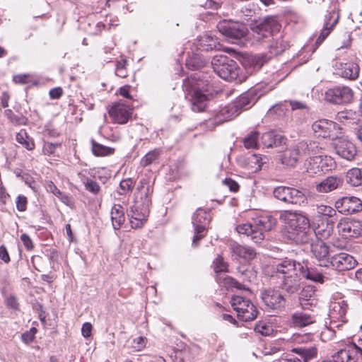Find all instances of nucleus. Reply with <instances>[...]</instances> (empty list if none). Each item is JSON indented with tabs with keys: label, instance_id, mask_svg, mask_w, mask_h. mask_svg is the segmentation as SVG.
Returning <instances> with one entry per match:
<instances>
[{
	"label": "nucleus",
	"instance_id": "obj_23",
	"mask_svg": "<svg viewBox=\"0 0 362 362\" xmlns=\"http://www.w3.org/2000/svg\"><path fill=\"white\" fill-rule=\"evenodd\" d=\"M339 14L333 11L329 12L328 16H325V21L323 28L321 30L315 44L317 46L320 45L322 42L329 36L333 28L336 26L339 21Z\"/></svg>",
	"mask_w": 362,
	"mask_h": 362
},
{
	"label": "nucleus",
	"instance_id": "obj_32",
	"mask_svg": "<svg viewBox=\"0 0 362 362\" xmlns=\"http://www.w3.org/2000/svg\"><path fill=\"white\" fill-rule=\"evenodd\" d=\"M262 144L266 148H274L285 143L286 138L273 131L265 132L262 136Z\"/></svg>",
	"mask_w": 362,
	"mask_h": 362
},
{
	"label": "nucleus",
	"instance_id": "obj_5",
	"mask_svg": "<svg viewBox=\"0 0 362 362\" xmlns=\"http://www.w3.org/2000/svg\"><path fill=\"white\" fill-rule=\"evenodd\" d=\"M214 72L221 78L232 81L238 76V66L235 61L223 54L216 55L211 61Z\"/></svg>",
	"mask_w": 362,
	"mask_h": 362
},
{
	"label": "nucleus",
	"instance_id": "obj_45",
	"mask_svg": "<svg viewBox=\"0 0 362 362\" xmlns=\"http://www.w3.org/2000/svg\"><path fill=\"white\" fill-rule=\"evenodd\" d=\"M78 176L81 178V181L84 185L86 190L93 194H97L99 193L100 187L96 182L88 178L86 175H82L81 173H78Z\"/></svg>",
	"mask_w": 362,
	"mask_h": 362
},
{
	"label": "nucleus",
	"instance_id": "obj_27",
	"mask_svg": "<svg viewBox=\"0 0 362 362\" xmlns=\"http://www.w3.org/2000/svg\"><path fill=\"white\" fill-rule=\"evenodd\" d=\"M334 223L328 218L323 219L315 229H313V238L319 240H327L331 237L334 232Z\"/></svg>",
	"mask_w": 362,
	"mask_h": 362
},
{
	"label": "nucleus",
	"instance_id": "obj_28",
	"mask_svg": "<svg viewBox=\"0 0 362 362\" xmlns=\"http://www.w3.org/2000/svg\"><path fill=\"white\" fill-rule=\"evenodd\" d=\"M137 197H139L142 206L148 207L151 204L152 189L146 179H141L136 187Z\"/></svg>",
	"mask_w": 362,
	"mask_h": 362
},
{
	"label": "nucleus",
	"instance_id": "obj_44",
	"mask_svg": "<svg viewBox=\"0 0 362 362\" xmlns=\"http://www.w3.org/2000/svg\"><path fill=\"white\" fill-rule=\"evenodd\" d=\"M288 46L287 42L281 37L273 40L269 45L268 48L271 54L277 55L281 54Z\"/></svg>",
	"mask_w": 362,
	"mask_h": 362
},
{
	"label": "nucleus",
	"instance_id": "obj_43",
	"mask_svg": "<svg viewBox=\"0 0 362 362\" xmlns=\"http://www.w3.org/2000/svg\"><path fill=\"white\" fill-rule=\"evenodd\" d=\"M16 141L28 151L35 148V143L25 130H21L16 136Z\"/></svg>",
	"mask_w": 362,
	"mask_h": 362
},
{
	"label": "nucleus",
	"instance_id": "obj_35",
	"mask_svg": "<svg viewBox=\"0 0 362 362\" xmlns=\"http://www.w3.org/2000/svg\"><path fill=\"white\" fill-rule=\"evenodd\" d=\"M247 168L251 172L255 173L260 170L264 164H266L269 158L266 156L253 153L247 158Z\"/></svg>",
	"mask_w": 362,
	"mask_h": 362
},
{
	"label": "nucleus",
	"instance_id": "obj_34",
	"mask_svg": "<svg viewBox=\"0 0 362 362\" xmlns=\"http://www.w3.org/2000/svg\"><path fill=\"white\" fill-rule=\"evenodd\" d=\"M236 230L240 234L250 236L255 243H259L261 240H264V236L262 235V233L256 231V229H255L253 223L238 225L236 227Z\"/></svg>",
	"mask_w": 362,
	"mask_h": 362
},
{
	"label": "nucleus",
	"instance_id": "obj_16",
	"mask_svg": "<svg viewBox=\"0 0 362 362\" xmlns=\"http://www.w3.org/2000/svg\"><path fill=\"white\" fill-rule=\"evenodd\" d=\"M334 146L337 155L347 160H353L356 155L355 145L344 136H337L334 139Z\"/></svg>",
	"mask_w": 362,
	"mask_h": 362
},
{
	"label": "nucleus",
	"instance_id": "obj_39",
	"mask_svg": "<svg viewBox=\"0 0 362 362\" xmlns=\"http://www.w3.org/2000/svg\"><path fill=\"white\" fill-rule=\"evenodd\" d=\"M301 155H315L320 153L321 148L313 141H301L298 144Z\"/></svg>",
	"mask_w": 362,
	"mask_h": 362
},
{
	"label": "nucleus",
	"instance_id": "obj_59",
	"mask_svg": "<svg viewBox=\"0 0 362 362\" xmlns=\"http://www.w3.org/2000/svg\"><path fill=\"white\" fill-rule=\"evenodd\" d=\"M315 289L313 286H306L303 288L299 298L300 300H308L315 295Z\"/></svg>",
	"mask_w": 362,
	"mask_h": 362
},
{
	"label": "nucleus",
	"instance_id": "obj_19",
	"mask_svg": "<svg viewBox=\"0 0 362 362\" xmlns=\"http://www.w3.org/2000/svg\"><path fill=\"white\" fill-rule=\"evenodd\" d=\"M357 261L351 255L346 252L334 254L331 257L329 266L338 271H345L353 269Z\"/></svg>",
	"mask_w": 362,
	"mask_h": 362
},
{
	"label": "nucleus",
	"instance_id": "obj_26",
	"mask_svg": "<svg viewBox=\"0 0 362 362\" xmlns=\"http://www.w3.org/2000/svg\"><path fill=\"white\" fill-rule=\"evenodd\" d=\"M291 351L297 354L300 358V362H308V361L317 357V348L315 344L300 345L291 349Z\"/></svg>",
	"mask_w": 362,
	"mask_h": 362
},
{
	"label": "nucleus",
	"instance_id": "obj_47",
	"mask_svg": "<svg viewBox=\"0 0 362 362\" xmlns=\"http://www.w3.org/2000/svg\"><path fill=\"white\" fill-rule=\"evenodd\" d=\"M259 144V132L256 130L251 131L243 139L244 146L247 148H256Z\"/></svg>",
	"mask_w": 362,
	"mask_h": 362
},
{
	"label": "nucleus",
	"instance_id": "obj_15",
	"mask_svg": "<svg viewBox=\"0 0 362 362\" xmlns=\"http://www.w3.org/2000/svg\"><path fill=\"white\" fill-rule=\"evenodd\" d=\"M335 209L342 214H351L362 211V202L356 197H344L335 202Z\"/></svg>",
	"mask_w": 362,
	"mask_h": 362
},
{
	"label": "nucleus",
	"instance_id": "obj_1",
	"mask_svg": "<svg viewBox=\"0 0 362 362\" xmlns=\"http://www.w3.org/2000/svg\"><path fill=\"white\" fill-rule=\"evenodd\" d=\"M265 273L276 279L279 287L290 296L298 293L301 289L303 279L317 283H323L325 279L321 273L308 269L303 262L287 257L268 267Z\"/></svg>",
	"mask_w": 362,
	"mask_h": 362
},
{
	"label": "nucleus",
	"instance_id": "obj_3",
	"mask_svg": "<svg viewBox=\"0 0 362 362\" xmlns=\"http://www.w3.org/2000/svg\"><path fill=\"white\" fill-rule=\"evenodd\" d=\"M202 83L197 74L187 78L183 81V88L185 90L189 93L193 92L191 103L192 110L194 112L204 111L209 102V97L199 89L202 87Z\"/></svg>",
	"mask_w": 362,
	"mask_h": 362
},
{
	"label": "nucleus",
	"instance_id": "obj_9",
	"mask_svg": "<svg viewBox=\"0 0 362 362\" xmlns=\"http://www.w3.org/2000/svg\"><path fill=\"white\" fill-rule=\"evenodd\" d=\"M348 309V303L343 299L330 303L328 315L332 327L340 329L348 322L346 316Z\"/></svg>",
	"mask_w": 362,
	"mask_h": 362
},
{
	"label": "nucleus",
	"instance_id": "obj_60",
	"mask_svg": "<svg viewBox=\"0 0 362 362\" xmlns=\"http://www.w3.org/2000/svg\"><path fill=\"white\" fill-rule=\"evenodd\" d=\"M37 329L35 327H32L29 331L23 333L21 336L23 341L25 342V344L31 343L35 339V335Z\"/></svg>",
	"mask_w": 362,
	"mask_h": 362
},
{
	"label": "nucleus",
	"instance_id": "obj_36",
	"mask_svg": "<svg viewBox=\"0 0 362 362\" xmlns=\"http://www.w3.org/2000/svg\"><path fill=\"white\" fill-rule=\"evenodd\" d=\"M239 115L233 103L228 104L222 107L216 117V122H222L230 120Z\"/></svg>",
	"mask_w": 362,
	"mask_h": 362
},
{
	"label": "nucleus",
	"instance_id": "obj_48",
	"mask_svg": "<svg viewBox=\"0 0 362 362\" xmlns=\"http://www.w3.org/2000/svg\"><path fill=\"white\" fill-rule=\"evenodd\" d=\"M199 42V45L206 51L218 49V46H220L216 40L210 36H203Z\"/></svg>",
	"mask_w": 362,
	"mask_h": 362
},
{
	"label": "nucleus",
	"instance_id": "obj_52",
	"mask_svg": "<svg viewBox=\"0 0 362 362\" xmlns=\"http://www.w3.org/2000/svg\"><path fill=\"white\" fill-rule=\"evenodd\" d=\"M316 207V213L318 216H325V217H332L336 214V211L330 206L325 205V204H317Z\"/></svg>",
	"mask_w": 362,
	"mask_h": 362
},
{
	"label": "nucleus",
	"instance_id": "obj_4",
	"mask_svg": "<svg viewBox=\"0 0 362 362\" xmlns=\"http://www.w3.org/2000/svg\"><path fill=\"white\" fill-rule=\"evenodd\" d=\"M281 25L273 16L266 17L262 21L251 27L250 37L253 44H259L279 31Z\"/></svg>",
	"mask_w": 362,
	"mask_h": 362
},
{
	"label": "nucleus",
	"instance_id": "obj_51",
	"mask_svg": "<svg viewBox=\"0 0 362 362\" xmlns=\"http://www.w3.org/2000/svg\"><path fill=\"white\" fill-rule=\"evenodd\" d=\"M238 273L240 274V277L241 278L243 282H250L255 277L254 272L250 268V267H240L238 268Z\"/></svg>",
	"mask_w": 362,
	"mask_h": 362
},
{
	"label": "nucleus",
	"instance_id": "obj_38",
	"mask_svg": "<svg viewBox=\"0 0 362 362\" xmlns=\"http://www.w3.org/2000/svg\"><path fill=\"white\" fill-rule=\"evenodd\" d=\"M255 103V98L250 93L240 95L233 103L240 114L243 110L250 107Z\"/></svg>",
	"mask_w": 362,
	"mask_h": 362
},
{
	"label": "nucleus",
	"instance_id": "obj_8",
	"mask_svg": "<svg viewBox=\"0 0 362 362\" xmlns=\"http://www.w3.org/2000/svg\"><path fill=\"white\" fill-rule=\"evenodd\" d=\"M354 98V92L346 86H337L325 91V100L334 105H346L350 103Z\"/></svg>",
	"mask_w": 362,
	"mask_h": 362
},
{
	"label": "nucleus",
	"instance_id": "obj_57",
	"mask_svg": "<svg viewBox=\"0 0 362 362\" xmlns=\"http://www.w3.org/2000/svg\"><path fill=\"white\" fill-rule=\"evenodd\" d=\"M286 105L283 103H279L272 106L269 112L270 114H275L277 117H281L286 114Z\"/></svg>",
	"mask_w": 362,
	"mask_h": 362
},
{
	"label": "nucleus",
	"instance_id": "obj_40",
	"mask_svg": "<svg viewBox=\"0 0 362 362\" xmlns=\"http://www.w3.org/2000/svg\"><path fill=\"white\" fill-rule=\"evenodd\" d=\"M318 156H310L304 163L305 169L310 176L320 175V168Z\"/></svg>",
	"mask_w": 362,
	"mask_h": 362
},
{
	"label": "nucleus",
	"instance_id": "obj_25",
	"mask_svg": "<svg viewBox=\"0 0 362 362\" xmlns=\"http://www.w3.org/2000/svg\"><path fill=\"white\" fill-rule=\"evenodd\" d=\"M337 74L344 78L355 80L359 75V66L355 62L339 63L337 64Z\"/></svg>",
	"mask_w": 362,
	"mask_h": 362
},
{
	"label": "nucleus",
	"instance_id": "obj_18",
	"mask_svg": "<svg viewBox=\"0 0 362 362\" xmlns=\"http://www.w3.org/2000/svg\"><path fill=\"white\" fill-rule=\"evenodd\" d=\"M218 30L231 43H234L235 40L245 37L247 33L246 27L239 23L222 24L218 26Z\"/></svg>",
	"mask_w": 362,
	"mask_h": 362
},
{
	"label": "nucleus",
	"instance_id": "obj_12",
	"mask_svg": "<svg viewBox=\"0 0 362 362\" xmlns=\"http://www.w3.org/2000/svg\"><path fill=\"white\" fill-rule=\"evenodd\" d=\"M337 124L329 119H319L312 124L313 134L317 138L334 139L339 130Z\"/></svg>",
	"mask_w": 362,
	"mask_h": 362
},
{
	"label": "nucleus",
	"instance_id": "obj_58",
	"mask_svg": "<svg viewBox=\"0 0 362 362\" xmlns=\"http://www.w3.org/2000/svg\"><path fill=\"white\" fill-rule=\"evenodd\" d=\"M223 284L228 288H236L238 289L245 288L243 285L230 276H226L223 279Z\"/></svg>",
	"mask_w": 362,
	"mask_h": 362
},
{
	"label": "nucleus",
	"instance_id": "obj_56",
	"mask_svg": "<svg viewBox=\"0 0 362 362\" xmlns=\"http://www.w3.org/2000/svg\"><path fill=\"white\" fill-rule=\"evenodd\" d=\"M146 337H139L132 340L131 347L134 351H140L146 346Z\"/></svg>",
	"mask_w": 362,
	"mask_h": 362
},
{
	"label": "nucleus",
	"instance_id": "obj_53",
	"mask_svg": "<svg viewBox=\"0 0 362 362\" xmlns=\"http://www.w3.org/2000/svg\"><path fill=\"white\" fill-rule=\"evenodd\" d=\"M61 143H51L45 141L42 146V153L48 156H54L57 148L61 147Z\"/></svg>",
	"mask_w": 362,
	"mask_h": 362
},
{
	"label": "nucleus",
	"instance_id": "obj_63",
	"mask_svg": "<svg viewBox=\"0 0 362 362\" xmlns=\"http://www.w3.org/2000/svg\"><path fill=\"white\" fill-rule=\"evenodd\" d=\"M337 327H332L331 322H329V327H326L322 332V336L327 339H331L335 336Z\"/></svg>",
	"mask_w": 362,
	"mask_h": 362
},
{
	"label": "nucleus",
	"instance_id": "obj_61",
	"mask_svg": "<svg viewBox=\"0 0 362 362\" xmlns=\"http://www.w3.org/2000/svg\"><path fill=\"white\" fill-rule=\"evenodd\" d=\"M27 198L23 195H18L16 198V209L19 211H25L27 209Z\"/></svg>",
	"mask_w": 362,
	"mask_h": 362
},
{
	"label": "nucleus",
	"instance_id": "obj_50",
	"mask_svg": "<svg viewBox=\"0 0 362 362\" xmlns=\"http://www.w3.org/2000/svg\"><path fill=\"white\" fill-rule=\"evenodd\" d=\"M160 151L158 149H154L147 153L141 160L140 164L143 167H146L155 160H156L160 156Z\"/></svg>",
	"mask_w": 362,
	"mask_h": 362
},
{
	"label": "nucleus",
	"instance_id": "obj_42",
	"mask_svg": "<svg viewBox=\"0 0 362 362\" xmlns=\"http://www.w3.org/2000/svg\"><path fill=\"white\" fill-rule=\"evenodd\" d=\"M346 181L352 186H360L362 185V169L354 168L346 173Z\"/></svg>",
	"mask_w": 362,
	"mask_h": 362
},
{
	"label": "nucleus",
	"instance_id": "obj_54",
	"mask_svg": "<svg viewBox=\"0 0 362 362\" xmlns=\"http://www.w3.org/2000/svg\"><path fill=\"white\" fill-rule=\"evenodd\" d=\"M228 263L223 260L221 255H218L214 261V267L216 273L228 272Z\"/></svg>",
	"mask_w": 362,
	"mask_h": 362
},
{
	"label": "nucleus",
	"instance_id": "obj_64",
	"mask_svg": "<svg viewBox=\"0 0 362 362\" xmlns=\"http://www.w3.org/2000/svg\"><path fill=\"white\" fill-rule=\"evenodd\" d=\"M223 185L228 187L229 190L233 192H236L239 189V185L230 178L223 180Z\"/></svg>",
	"mask_w": 362,
	"mask_h": 362
},
{
	"label": "nucleus",
	"instance_id": "obj_41",
	"mask_svg": "<svg viewBox=\"0 0 362 362\" xmlns=\"http://www.w3.org/2000/svg\"><path fill=\"white\" fill-rule=\"evenodd\" d=\"M90 143L92 153L95 156H107L115 153V148L102 145L94 139H92Z\"/></svg>",
	"mask_w": 362,
	"mask_h": 362
},
{
	"label": "nucleus",
	"instance_id": "obj_46",
	"mask_svg": "<svg viewBox=\"0 0 362 362\" xmlns=\"http://www.w3.org/2000/svg\"><path fill=\"white\" fill-rule=\"evenodd\" d=\"M318 156L319 160H321L319 162L321 175L329 172L335 168V161L332 157L322 155H319Z\"/></svg>",
	"mask_w": 362,
	"mask_h": 362
},
{
	"label": "nucleus",
	"instance_id": "obj_29",
	"mask_svg": "<svg viewBox=\"0 0 362 362\" xmlns=\"http://www.w3.org/2000/svg\"><path fill=\"white\" fill-rule=\"evenodd\" d=\"M230 249L233 255L247 261L255 259L257 255L252 247L243 246L235 242L230 243Z\"/></svg>",
	"mask_w": 362,
	"mask_h": 362
},
{
	"label": "nucleus",
	"instance_id": "obj_21",
	"mask_svg": "<svg viewBox=\"0 0 362 362\" xmlns=\"http://www.w3.org/2000/svg\"><path fill=\"white\" fill-rule=\"evenodd\" d=\"M311 251L321 267H329L331 257L328 246L322 240L311 244Z\"/></svg>",
	"mask_w": 362,
	"mask_h": 362
},
{
	"label": "nucleus",
	"instance_id": "obj_17",
	"mask_svg": "<svg viewBox=\"0 0 362 362\" xmlns=\"http://www.w3.org/2000/svg\"><path fill=\"white\" fill-rule=\"evenodd\" d=\"M109 115L114 123L126 124L132 117V109L122 103H115L108 109Z\"/></svg>",
	"mask_w": 362,
	"mask_h": 362
},
{
	"label": "nucleus",
	"instance_id": "obj_7",
	"mask_svg": "<svg viewBox=\"0 0 362 362\" xmlns=\"http://www.w3.org/2000/svg\"><path fill=\"white\" fill-rule=\"evenodd\" d=\"M273 194L275 198L286 204L302 206L307 202L305 194L296 188L279 186Z\"/></svg>",
	"mask_w": 362,
	"mask_h": 362
},
{
	"label": "nucleus",
	"instance_id": "obj_37",
	"mask_svg": "<svg viewBox=\"0 0 362 362\" xmlns=\"http://www.w3.org/2000/svg\"><path fill=\"white\" fill-rule=\"evenodd\" d=\"M111 220L114 229L119 230L125 220L124 211L121 205L115 204L112 206L111 210Z\"/></svg>",
	"mask_w": 362,
	"mask_h": 362
},
{
	"label": "nucleus",
	"instance_id": "obj_6",
	"mask_svg": "<svg viewBox=\"0 0 362 362\" xmlns=\"http://www.w3.org/2000/svg\"><path fill=\"white\" fill-rule=\"evenodd\" d=\"M230 303L240 320L247 322L257 317L258 311L250 300L240 296H235L232 297Z\"/></svg>",
	"mask_w": 362,
	"mask_h": 362
},
{
	"label": "nucleus",
	"instance_id": "obj_2",
	"mask_svg": "<svg viewBox=\"0 0 362 362\" xmlns=\"http://www.w3.org/2000/svg\"><path fill=\"white\" fill-rule=\"evenodd\" d=\"M279 218L285 224L288 239L296 244L309 243L313 240L310 220L302 211L285 210L281 212Z\"/></svg>",
	"mask_w": 362,
	"mask_h": 362
},
{
	"label": "nucleus",
	"instance_id": "obj_11",
	"mask_svg": "<svg viewBox=\"0 0 362 362\" xmlns=\"http://www.w3.org/2000/svg\"><path fill=\"white\" fill-rule=\"evenodd\" d=\"M362 361V349L355 344H347L332 356V359L322 362H360Z\"/></svg>",
	"mask_w": 362,
	"mask_h": 362
},
{
	"label": "nucleus",
	"instance_id": "obj_33",
	"mask_svg": "<svg viewBox=\"0 0 362 362\" xmlns=\"http://www.w3.org/2000/svg\"><path fill=\"white\" fill-rule=\"evenodd\" d=\"M315 321V317L307 312H296L291 315V322L295 327H303Z\"/></svg>",
	"mask_w": 362,
	"mask_h": 362
},
{
	"label": "nucleus",
	"instance_id": "obj_62",
	"mask_svg": "<svg viewBox=\"0 0 362 362\" xmlns=\"http://www.w3.org/2000/svg\"><path fill=\"white\" fill-rule=\"evenodd\" d=\"M292 339L293 342L301 344V345H305V344H310L308 342L310 339V335H300V334H294L292 337Z\"/></svg>",
	"mask_w": 362,
	"mask_h": 362
},
{
	"label": "nucleus",
	"instance_id": "obj_49",
	"mask_svg": "<svg viewBox=\"0 0 362 362\" xmlns=\"http://www.w3.org/2000/svg\"><path fill=\"white\" fill-rule=\"evenodd\" d=\"M255 331L262 336H271L274 333V329L271 324L259 322L255 325Z\"/></svg>",
	"mask_w": 362,
	"mask_h": 362
},
{
	"label": "nucleus",
	"instance_id": "obj_22",
	"mask_svg": "<svg viewBox=\"0 0 362 362\" xmlns=\"http://www.w3.org/2000/svg\"><path fill=\"white\" fill-rule=\"evenodd\" d=\"M276 219L269 214H261L253 220L256 231H259L264 237L265 232L272 230L276 225Z\"/></svg>",
	"mask_w": 362,
	"mask_h": 362
},
{
	"label": "nucleus",
	"instance_id": "obj_31",
	"mask_svg": "<svg viewBox=\"0 0 362 362\" xmlns=\"http://www.w3.org/2000/svg\"><path fill=\"white\" fill-rule=\"evenodd\" d=\"M342 184V180L337 176H329L316 185V190L320 193H327L336 189Z\"/></svg>",
	"mask_w": 362,
	"mask_h": 362
},
{
	"label": "nucleus",
	"instance_id": "obj_30",
	"mask_svg": "<svg viewBox=\"0 0 362 362\" xmlns=\"http://www.w3.org/2000/svg\"><path fill=\"white\" fill-rule=\"evenodd\" d=\"M300 156L302 155L298 145L293 146L283 152L281 156V163L289 167H294Z\"/></svg>",
	"mask_w": 362,
	"mask_h": 362
},
{
	"label": "nucleus",
	"instance_id": "obj_14",
	"mask_svg": "<svg viewBox=\"0 0 362 362\" xmlns=\"http://www.w3.org/2000/svg\"><path fill=\"white\" fill-rule=\"evenodd\" d=\"M337 228L339 234L346 238L362 235V223L355 219L343 218L337 223Z\"/></svg>",
	"mask_w": 362,
	"mask_h": 362
},
{
	"label": "nucleus",
	"instance_id": "obj_20",
	"mask_svg": "<svg viewBox=\"0 0 362 362\" xmlns=\"http://www.w3.org/2000/svg\"><path fill=\"white\" fill-rule=\"evenodd\" d=\"M269 60V57L264 54H248L242 59V64L250 73L259 70Z\"/></svg>",
	"mask_w": 362,
	"mask_h": 362
},
{
	"label": "nucleus",
	"instance_id": "obj_10",
	"mask_svg": "<svg viewBox=\"0 0 362 362\" xmlns=\"http://www.w3.org/2000/svg\"><path fill=\"white\" fill-rule=\"evenodd\" d=\"M210 220L209 213L203 209H198L194 214L192 222L194 229L193 246H197L198 241L206 235V225L209 223Z\"/></svg>",
	"mask_w": 362,
	"mask_h": 362
},
{
	"label": "nucleus",
	"instance_id": "obj_13",
	"mask_svg": "<svg viewBox=\"0 0 362 362\" xmlns=\"http://www.w3.org/2000/svg\"><path fill=\"white\" fill-rule=\"evenodd\" d=\"M261 299L267 309L281 310L286 303L284 296L273 288H268L261 291Z\"/></svg>",
	"mask_w": 362,
	"mask_h": 362
},
{
	"label": "nucleus",
	"instance_id": "obj_24",
	"mask_svg": "<svg viewBox=\"0 0 362 362\" xmlns=\"http://www.w3.org/2000/svg\"><path fill=\"white\" fill-rule=\"evenodd\" d=\"M130 214V223L133 228H140L147 221V218L149 215V208L142 206V208L139 209V206L132 207Z\"/></svg>",
	"mask_w": 362,
	"mask_h": 362
},
{
	"label": "nucleus",
	"instance_id": "obj_55",
	"mask_svg": "<svg viewBox=\"0 0 362 362\" xmlns=\"http://www.w3.org/2000/svg\"><path fill=\"white\" fill-rule=\"evenodd\" d=\"M136 184L132 178H127L122 180L119 183V187L122 190L121 194L131 192Z\"/></svg>",
	"mask_w": 362,
	"mask_h": 362
}]
</instances>
